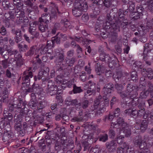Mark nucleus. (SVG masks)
Returning a JSON list of instances; mask_svg holds the SVG:
<instances>
[{"mask_svg":"<svg viewBox=\"0 0 153 153\" xmlns=\"http://www.w3.org/2000/svg\"><path fill=\"white\" fill-rule=\"evenodd\" d=\"M23 2H19L17 3V4H14V6L16 7L17 9H20V8H22L23 5Z\"/></svg>","mask_w":153,"mask_h":153,"instance_id":"nucleus-63","label":"nucleus"},{"mask_svg":"<svg viewBox=\"0 0 153 153\" xmlns=\"http://www.w3.org/2000/svg\"><path fill=\"white\" fill-rule=\"evenodd\" d=\"M128 124L125 123L123 118L121 117H119L117 120V123H111V128H116L118 127V128L120 129L123 128Z\"/></svg>","mask_w":153,"mask_h":153,"instance_id":"nucleus-5","label":"nucleus"},{"mask_svg":"<svg viewBox=\"0 0 153 153\" xmlns=\"http://www.w3.org/2000/svg\"><path fill=\"white\" fill-rule=\"evenodd\" d=\"M10 122L5 117L0 118V124L2 125L3 126L6 127V126H7V127L10 126Z\"/></svg>","mask_w":153,"mask_h":153,"instance_id":"nucleus-22","label":"nucleus"},{"mask_svg":"<svg viewBox=\"0 0 153 153\" xmlns=\"http://www.w3.org/2000/svg\"><path fill=\"white\" fill-rule=\"evenodd\" d=\"M89 103V101L87 100H85L82 102L81 103V106L83 109L87 108L88 106Z\"/></svg>","mask_w":153,"mask_h":153,"instance_id":"nucleus-42","label":"nucleus"},{"mask_svg":"<svg viewBox=\"0 0 153 153\" xmlns=\"http://www.w3.org/2000/svg\"><path fill=\"white\" fill-rule=\"evenodd\" d=\"M136 9L137 11V13L142 15V12L144 9L142 6L140 5L137 7Z\"/></svg>","mask_w":153,"mask_h":153,"instance_id":"nucleus-52","label":"nucleus"},{"mask_svg":"<svg viewBox=\"0 0 153 153\" xmlns=\"http://www.w3.org/2000/svg\"><path fill=\"white\" fill-rule=\"evenodd\" d=\"M63 144H62V146H61L60 144L58 142H56L55 145V149L57 151H59L62 148L64 151L65 150H66L67 147L68 146L66 144V146H63Z\"/></svg>","mask_w":153,"mask_h":153,"instance_id":"nucleus-25","label":"nucleus"},{"mask_svg":"<svg viewBox=\"0 0 153 153\" xmlns=\"http://www.w3.org/2000/svg\"><path fill=\"white\" fill-rule=\"evenodd\" d=\"M47 92L50 94L52 96L56 94L57 92V87L56 85H55L52 84L51 85L49 83L48 85V87L46 91Z\"/></svg>","mask_w":153,"mask_h":153,"instance_id":"nucleus-8","label":"nucleus"},{"mask_svg":"<svg viewBox=\"0 0 153 153\" xmlns=\"http://www.w3.org/2000/svg\"><path fill=\"white\" fill-rule=\"evenodd\" d=\"M106 147L108 149H114L116 147V144L115 141L113 140L110 143L107 142L106 143Z\"/></svg>","mask_w":153,"mask_h":153,"instance_id":"nucleus-29","label":"nucleus"},{"mask_svg":"<svg viewBox=\"0 0 153 153\" xmlns=\"http://www.w3.org/2000/svg\"><path fill=\"white\" fill-rule=\"evenodd\" d=\"M74 93L75 94L79 93L82 91V90L81 89L80 87L76 86L75 85H73Z\"/></svg>","mask_w":153,"mask_h":153,"instance_id":"nucleus-38","label":"nucleus"},{"mask_svg":"<svg viewBox=\"0 0 153 153\" xmlns=\"http://www.w3.org/2000/svg\"><path fill=\"white\" fill-rule=\"evenodd\" d=\"M130 127H131L129 126L128 125H127L125 127H123V128L121 129L122 131L123 130V132L126 137H128L130 136L131 134Z\"/></svg>","mask_w":153,"mask_h":153,"instance_id":"nucleus-19","label":"nucleus"},{"mask_svg":"<svg viewBox=\"0 0 153 153\" xmlns=\"http://www.w3.org/2000/svg\"><path fill=\"white\" fill-rule=\"evenodd\" d=\"M53 44L54 45L56 43L57 44H60V40L58 36H57V35L54 37H53L52 39Z\"/></svg>","mask_w":153,"mask_h":153,"instance_id":"nucleus-45","label":"nucleus"},{"mask_svg":"<svg viewBox=\"0 0 153 153\" xmlns=\"http://www.w3.org/2000/svg\"><path fill=\"white\" fill-rule=\"evenodd\" d=\"M128 4L129 6V9H130L132 11L134 10L135 8L134 3L132 1H130L128 2Z\"/></svg>","mask_w":153,"mask_h":153,"instance_id":"nucleus-55","label":"nucleus"},{"mask_svg":"<svg viewBox=\"0 0 153 153\" xmlns=\"http://www.w3.org/2000/svg\"><path fill=\"white\" fill-rule=\"evenodd\" d=\"M76 61V57H66L64 60V62H65V64L67 65L71 66L74 65Z\"/></svg>","mask_w":153,"mask_h":153,"instance_id":"nucleus-13","label":"nucleus"},{"mask_svg":"<svg viewBox=\"0 0 153 153\" xmlns=\"http://www.w3.org/2000/svg\"><path fill=\"white\" fill-rule=\"evenodd\" d=\"M14 128L20 135L23 136L24 135L25 131L22 128V124L20 121H18L16 122L15 123Z\"/></svg>","mask_w":153,"mask_h":153,"instance_id":"nucleus-9","label":"nucleus"},{"mask_svg":"<svg viewBox=\"0 0 153 153\" xmlns=\"http://www.w3.org/2000/svg\"><path fill=\"white\" fill-rule=\"evenodd\" d=\"M59 24H55L54 26L53 27L51 30V33L52 34L54 35L56 32V31L57 30V26H58Z\"/></svg>","mask_w":153,"mask_h":153,"instance_id":"nucleus-59","label":"nucleus"},{"mask_svg":"<svg viewBox=\"0 0 153 153\" xmlns=\"http://www.w3.org/2000/svg\"><path fill=\"white\" fill-rule=\"evenodd\" d=\"M108 139V136L107 134H104L100 135L99 137L100 141L105 142Z\"/></svg>","mask_w":153,"mask_h":153,"instance_id":"nucleus-35","label":"nucleus"},{"mask_svg":"<svg viewBox=\"0 0 153 153\" xmlns=\"http://www.w3.org/2000/svg\"><path fill=\"white\" fill-rule=\"evenodd\" d=\"M37 49L36 46L33 45L30 48L29 51L25 53L26 56H32L34 54L35 51H36V50Z\"/></svg>","mask_w":153,"mask_h":153,"instance_id":"nucleus-26","label":"nucleus"},{"mask_svg":"<svg viewBox=\"0 0 153 153\" xmlns=\"http://www.w3.org/2000/svg\"><path fill=\"white\" fill-rule=\"evenodd\" d=\"M55 8L56 10H55V12H52L51 16H50V20H52L54 19H56L57 18L56 12H57L59 14H60V12L59 11L58 8L57 7H56Z\"/></svg>","mask_w":153,"mask_h":153,"instance_id":"nucleus-32","label":"nucleus"},{"mask_svg":"<svg viewBox=\"0 0 153 153\" xmlns=\"http://www.w3.org/2000/svg\"><path fill=\"white\" fill-rule=\"evenodd\" d=\"M64 59V56L63 54L60 53L59 54L57 60L58 62H62Z\"/></svg>","mask_w":153,"mask_h":153,"instance_id":"nucleus-60","label":"nucleus"},{"mask_svg":"<svg viewBox=\"0 0 153 153\" xmlns=\"http://www.w3.org/2000/svg\"><path fill=\"white\" fill-rule=\"evenodd\" d=\"M29 105L30 107L32 109L37 110L38 103L36 101L30 100L29 102Z\"/></svg>","mask_w":153,"mask_h":153,"instance_id":"nucleus-36","label":"nucleus"},{"mask_svg":"<svg viewBox=\"0 0 153 153\" xmlns=\"http://www.w3.org/2000/svg\"><path fill=\"white\" fill-rule=\"evenodd\" d=\"M114 87L113 85L111 83L105 84L103 88V91L105 95L111 93L112 89Z\"/></svg>","mask_w":153,"mask_h":153,"instance_id":"nucleus-12","label":"nucleus"},{"mask_svg":"<svg viewBox=\"0 0 153 153\" xmlns=\"http://www.w3.org/2000/svg\"><path fill=\"white\" fill-rule=\"evenodd\" d=\"M152 21H148L146 23V28L147 29H150L152 28L153 27V23Z\"/></svg>","mask_w":153,"mask_h":153,"instance_id":"nucleus-54","label":"nucleus"},{"mask_svg":"<svg viewBox=\"0 0 153 153\" xmlns=\"http://www.w3.org/2000/svg\"><path fill=\"white\" fill-rule=\"evenodd\" d=\"M46 105V103L44 101H40L39 103H38L37 106V110L39 112H41L42 110Z\"/></svg>","mask_w":153,"mask_h":153,"instance_id":"nucleus-24","label":"nucleus"},{"mask_svg":"<svg viewBox=\"0 0 153 153\" xmlns=\"http://www.w3.org/2000/svg\"><path fill=\"white\" fill-rule=\"evenodd\" d=\"M100 60L103 61H108L110 59V58L108 54H107L105 53H102L100 54Z\"/></svg>","mask_w":153,"mask_h":153,"instance_id":"nucleus-21","label":"nucleus"},{"mask_svg":"<svg viewBox=\"0 0 153 153\" xmlns=\"http://www.w3.org/2000/svg\"><path fill=\"white\" fill-rule=\"evenodd\" d=\"M118 94H119L120 96L122 98H124L126 97H130L131 96H130L129 95V94L127 93L126 92L124 91H117Z\"/></svg>","mask_w":153,"mask_h":153,"instance_id":"nucleus-39","label":"nucleus"},{"mask_svg":"<svg viewBox=\"0 0 153 153\" xmlns=\"http://www.w3.org/2000/svg\"><path fill=\"white\" fill-rule=\"evenodd\" d=\"M4 16L6 19L8 20H10L12 18H13L14 17V15L11 14L9 13H5Z\"/></svg>","mask_w":153,"mask_h":153,"instance_id":"nucleus-51","label":"nucleus"},{"mask_svg":"<svg viewBox=\"0 0 153 153\" xmlns=\"http://www.w3.org/2000/svg\"><path fill=\"white\" fill-rule=\"evenodd\" d=\"M113 77L115 80L117 79L120 81L121 83L123 84L124 85H126V78L125 76H123L121 72H117L116 74L113 75Z\"/></svg>","mask_w":153,"mask_h":153,"instance_id":"nucleus-6","label":"nucleus"},{"mask_svg":"<svg viewBox=\"0 0 153 153\" xmlns=\"http://www.w3.org/2000/svg\"><path fill=\"white\" fill-rule=\"evenodd\" d=\"M73 122H80L82 121L83 120V118L82 117H79L78 116L75 117H74L71 120Z\"/></svg>","mask_w":153,"mask_h":153,"instance_id":"nucleus-50","label":"nucleus"},{"mask_svg":"<svg viewBox=\"0 0 153 153\" xmlns=\"http://www.w3.org/2000/svg\"><path fill=\"white\" fill-rule=\"evenodd\" d=\"M42 73L43 74L44 77H46L48 76L49 72V69L48 67H46L45 69H42L41 70Z\"/></svg>","mask_w":153,"mask_h":153,"instance_id":"nucleus-43","label":"nucleus"},{"mask_svg":"<svg viewBox=\"0 0 153 153\" xmlns=\"http://www.w3.org/2000/svg\"><path fill=\"white\" fill-rule=\"evenodd\" d=\"M148 122L147 120H144L141 122L140 129L142 132H144L148 126Z\"/></svg>","mask_w":153,"mask_h":153,"instance_id":"nucleus-27","label":"nucleus"},{"mask_svg":"<svg viewBox=\"0 0 153 153\" xmlns=\"http://www.w3.org/2000/svg\"><path fill=\"white\" fill-rule=\"evenodd\" d=\"M145 109L143 108L140 110L138 111V116L139 117H141L144 114Z\"/></svg>","mask_w":153,"mask_h":153,"instance_id":"nucleus-61","label":"nucleus"},{"mask_svg":"<svg viewBox=\"0 0 153 153\" xmlns=\"http://www.w3.org/2000/svg\"><path fill=\"white\" fill-rule=\"evenodd\" d=\"M21 104L23 105V101L19 100H17L16 101H14L12 106H13L15 108H21Z\"/></svg>","mask_w":153,"mask_h":153,"instance_id":"nucleus-31","label":"nucleus"},{"mask_svg":"<svg viewBox=\"0 0 153 153\" xmlns=\"http://www.w3.org/2000/svg\"><path fill=\"white\" fill-rule=\"evenodd\" d=\"M16 16L19 18V23L20 24L23 22V18L25 16V13L24 11L19 10L16 12Z\"/></svg>","mask_w":153,"mask_h":153,"instance_id":"nucleus-15","label":"nucleus"},{"mask_svg":"<svg viewBox=\"0 0 153 153\" xmlns=\"http://www.w3.org/2000/svg\"><path fill=\"white\" fill-rule=\"evenodd\" d=\"M42 91V89L39 86H35L34 85V88L33 91L35 92V93L38 94H40L41 92Z\"/></svg>","mask_w":153,"mask_h":153,"instance_id":"nucleus-41","label":"nucleus"},{"mask_svg":"<svg viewBox=\"0 0 153 153\" xmlns=\"http://www.w3.org/2000/svg\"><path fill=\"white\" fill-rule=\"evenodd\" d=\"M143 140L141 137L140 136H137L134 139V143L135 145L139 146L142 142Z\"/></svg>","mask_w":153,"mask_h":153,"instance_id":"nucleus-33","label":"nucleus"},{"mask_svg":"<svg viewBox=\"0 0 153 153\" xmlns=\"http://www.w3.org/2000/svg\"><path fill=\"white\" fill-rule=\"evenodd\" d=\"M48 26L47 25L45 24H39L38 29L41 33L45 32L48 30Z\"/></svg>","mask_w":153,"mask_h":153,"instance_id":"nucleus-28","label":"nucleus"},{"mask_svg":"<svg viewBox=\"0 0 153 153\" xmlns=\"http://www.w3.org/2000/svg\"><path fill=\"white\" fill-rule=\"evenodd\" d=\"M141 15L137 12L134 13H132L129 15V17L131 20L134 21L139 19Z\"/></svg>","mask_w":153,"mask_h":153,"instance_id":"nucleus-30","label":"nucleus"},{"mask_svg":"<svg viewBox=\"0 0 153 153\" xmlns=\"http://www.w3.org/2000/svg\"><path fill=\"white\" fill-rule=\"evenodd\" d=\"M87 87H88V89L85 93V96H86L87 94H89V96L95 95L96 93V84L89 81L84 85V87L87 88Z\"/></svg>","mask_w":153,"mask_h":153,"instance_id":"nucleus-3","label":"nucleus"},{"mask_svg":"<svg viewBox=\"0 0 153 153\" xmlns=\"http://www.w3.org/2000/svg\"><path fill=\"white\" fill-rule=\"evenodd\" d=\"M48 51V48L45 45H40L39 48L36 50V54L37 55L36 58L39 57L40 55L45 54Z\"/></svg>","mask_w":153,"mask_h":153,"instance_id":"nucleus-7","label":"nucleus"},{"mask_svg":"<svg viewBox=\"0 0 153 153\" xmlns=\"http://www.w3.org/2000/svg\"><path fill=\"white\" fill-rule=\"evenodd\" d=\"M11 138V134L9 131H7L4 133L2 140L4 142L6 143V144L9 143L10 142V140Z\"/></svg>","mask_w":153,"mask_h":153,"instance_id":"nucleus-14","label":"nucleus"},{"mask_svg":"<svg viewBox=\"0 0 153 153\" xmlns=\"http://www.w3.org/2000/svg\"><path fill=\"white\" fill-rule=\"evenodd\" d=\"M74 51L73 49H71L68 51L66 53V55L67 57H72L74 54Z\"/></svg>","mask_w":153,"mask_h":153,"instance_id":"nucleus-46","label":"nucleus"},{"mask_svg":"<svg viewBox=\"0 0 153 153\" xmlns=\"http://www.w3.org/2000/svg\"><path fill=\"white\" fill-rule=\"evenodd\" d=\"M103 2L105 6L108 7H109L111 5L112 0H105Z\"/></svg>","mask_w":153,"mask_h":153,"instance_id":"nucleus-56","label":"nucleus"},{"mask_svg":"<svg viewBox=\"0 0 153 153\" xmlns=\"http://www.w3.org/2000/svg\"><path fill=\"white\" fill-rule=\"evenodd\" d=\"M149 91L148 90L143 91L140 93V97L142 99L146 98L149 94Z\"/></svg>","mask_w":153,"mask_h":153,"instance_id":"nucleus-48","label":"nucleus"},{"mask_svg":"<svg viewBox=\"0 0 153 153\" xmlns=\"http://www.w3.org/2000/svg\"><path fill=\"white\" fill-rule=\"evenodd\" d=\"M32 72L30 71V69L28 70H26L23 72V74L22 77L23 82L22 84V89L24 87H27V88L23 89L27 92H31L33 91L34 88V84L33 85L32 88H28L30 85V79L32 78L33 76Z\"/></svg>","mask_w":153,"mask_h":153,"instance_id":"nucleus-1","label":"nucleus"},{"mask_svg":"<svg viewBox=\"0 0 153 153\" xmlns=\"http://www.w3.org/2000/svg\"><path fill=\"white\" fill-rule=\"evenodd\" d=\"M108 134L110 138H113L115 136L114 131L112 129H110L109 131Z\"/></svg>","mask_w":153,"mask_h":153,"instance_id":"nucleus-58","label":"nucleus"},{"mask_svg":"<svg viewBox=\"0 0 153 153\" xmlns=\"http://www.w3.org/2000/svg\"><path fill=\"white\" fill-rule=\"evenodd\" d=\"M143 74H144V72L146 74L148 78L151 79L153 77V71L151 69L149 68L146 70V69H143L141 70Z\"/></svg>","mask_w":153,"mask_h":153,"instance_id":"nucleus-17","label":"nucleus"},{"mask_svg":"<svg viewBox=\"0 0 153 153\" xmlns=\"http://www.w3.org/2000/svg\"><path fill=\"white\" fill-rule=\"evenodd\" d=\"M36 26H32V24L30 25L29 32L30 34L33 35L34 37H37L39 35V32L36 31Z\"/></svg>","mask_w":153,"mask_h":153,"instance_id":"nucleus-16","label":"nucleus"},{"mask_svg":"<svg viewBox=\"0 0 153 153\" xmlns=\"http://www.w3.org/2000/svg\"><path fill=\"white\" fill-rule=\"evenodd\" d=\"M22 2L24 3L25 4L29 7H31L33 5V0H24Z\"/></svg>","mask_w":153,"mask_h":153,"instance_id":"nucleus-49","label":"nucleus"},{"mask_svg":"<svg viewBox=\"0 0 153 153\" xmlns=\"http://www.w3.org/2000/svg\"><path fill=\"white\" fill-rule=\"evenodd\" d=\"M133 86L130 84H128L127 86L126 91V93L129 94V96L131 95V94L133 91Z\"/></svg>","mask_w":153,"mask_h":153,"instance_id":"nucleus-40","label":"nucleus"},{"mask_svg":"<svg viewBox=\"0 0 153 153\" xmlns=\"http://www.w3.org/2000/svg\"><path fill=\"white\" fill-rule=\"evenodd\" d=\"M120 84H116L115 85V88L118 91H121L123 89V87L122 85V83Z\"/></svg>","mask_w":153,"mask_h":153,"instance_id":"nucleus-53","label":"nucleus"},{"mask_svg":"<svg viewBox=\"0 0 153 153\" xmlns=\"http://www.w3.org/2000/svg\"><path fill=\"white\" fill-rule=\"evenodd\" d=\"M12 33L15 35V42L18 43L22 39V36L21 33V31L20 30H15L12 29Z\"/></svg>","mask_w":153,"mask_h":153,"instance_id":"nucleus-10","label":"nucleus"},{"mask_svg":"<svg viewBox=\"0 0 153 153\" xmlns=\"http://www.w3.org/2000/svg\"><path fill=\"white\" fill-rule=\"evenodd\" d=\"M57 36H58L60 41H65L67 39V37L65 34L59 32L57 34Z\"/></svg>","mask_w":153,"mask_h":153,"instance_id":"nucleus-34","label":"nucleus"},{"mask_svg":"<svg viewBox=\"0 0 153 153\" xmlns=\"http://www.w3.org/2000/svg\"><path fill=\"white\" fill-rule=\"evenodd\" d=\"M24 64V59H17L16 62V67L17 68H20Z\"/></svg>","mask_w":153,"mask_h":153,"instance_id":"nucleus-44","label":"nucleus"},{"mask_svg":"<svg viewBox=\"0 0 153 153\" xmlns=\"http://www.w3.org/2000/svg\"><path fill=\"white\" fill-rule=\"evenodd\" d=\"M0 33L2 35H5L7 34L6 28L3 26L1 27L0 30Z\"/></svg>","mask_w":153,"mask_h":153,"instance_id":"nucleus-62","label":"nucleus"},{"mask_svg":"<svg viewBox=\"0 0 153 153\" xmlns=\"http://www.w3.org/2000/svg\"><path fill=\"white\" fill-rule=\"evenodd\" d=\"M74 7L76 9H79L86 11L88 8V6L86 2H84L81 0H76L75 1L74 5Z\"/></svg>","mask_w":153,"mask_h":153,"instance_id":"nucleus-4","label":"nucleus"},{"mask_svg":"<svg viewBox=\"0 0 153 153\" xmlns=\"http://www.w3.org/2000/svg\"><path fill=\"white\" fill-rule=\"evenodd\" d=\"M60 22L63 25L64 27L66 28H68L70 29L72 28V26L71 25L70 23L67 19H64L62 20Z\"/></svg>","mask_w":153,"mask_h":153,"instance_id":"nucleus-20","label":"nucleus"},{"mask_svg":"<svg viewBox=\"0 0 153 153\" xmlns=\"http://www.w3.org/2000/svg\"><path fill=\"white\" fill-rule=\"evenodd\" d=\"M139 148L141 149H143V151H149L148 148L149 147V143L148 141L147 144L144 139L142 142L139 145Z\"/></svg>","mask_w":153,"mask_h":153,"instance_id":"nucleus-18","label":"nucleus"},{"mask_svg":"<svg viewBox=\"0 0 153 153\" xmlns=\"http://www.w3.org/2000/svg\"><path fill=\"white\" fill-rule=\"evenodd\" d=\"M123 24L121 23V22L118 20L115 23L112 24L111 22L107 21L105 23L103 24V27L104 29L107 30L110 29L111 27L113 30L114 31L112 32V35L113 36L117 37V30H118V31H120V27L121 25Z\"/></svg>","mask_w":153,"mask_h":153,"instance_id":"nucleus-2","label":"nucleus"},{"mask_svg":"<svg viewBox=\"0 0 153 153\" xmlns=\"http://www.w3.org/2000/svg\"><path fill=\"white\" fill-rule=\"evenodd\" d=\"M71 104L72 105H75L77 108H79L81 107L80 103H78L76 99L72 100L71 101Z\"/></svg>","mask_w":153,"mask_h":153,"instance_id":"nucleus-47","label":"nucleus"},{"mask_svg":"<svg viewBox=\"0 0 153 153\" xmlns=\"http://www.w3.org/2000/svg\"><path fill=\"white\" fill-rule=\"evenodd\" d=\"M56 82L58 84H64L65 81L64 80L63 77H62L58 75L56 79Z\"/></svg>","mask_w":153,"mask_h":153,"instance_id":"nucleus-37","label":"nucleus"},{"mask_svg":"<svg viewBox=\"0 0 153 153\" xmlns=\"http://www.w3.org/2000/svg\"><path fill=\"white\" fill-rule=\"evenodd\" d=\"M54 45H53V44L52 41L51 40V41H47V43L46 45H45L46 46L47 48H48V49H50Z\"/></svg>","mask_w":153,"mask_h":153,"instance_id":"nucleus-57","label":"nucleus"},{"mask_svg":"<svg viewBox=\"0 0 153 153\" xmlns=\"http://www.w3.org/2000/svg\"><path fill=\"white\" fill-rule=\"evenodd\" d=\"M102 99V97L100 95H99L95 99L94 105L93 106H91V107L90 109L91 111H93L98 108Z\"/></svg>","mask_w":153,"mask_h":153,"instance_id":"nucleus-11","label":"nucleus"},{"mask_svg":"<svg viewBox=\"0 0 153 153\" xmlns=\"http://www.w3.org/2000/svg\"><path fill=\"white\" fill-rule=\"evenodd\" d=\"M124 137L122 136H120L117 139V142L119 144H121L123 141Z\"/></svg>","mask_w":153,"mask_h":153,"instance_id":"nucleus-64","label":"nucleus"},{"mask_svg":"<svg viewBox=\"0 0 153 153\" xmlns=\"http://www.w3.org/2000/svg\"><path fill=\"white\" fill-rule=\"evenodd\" d=\"M84 11L79 9H76L74 7L72 10L73 14L75 16L78 17L81 16L82 14V12Z\"/></svg>","mask_w":153,"mask_h":153,"instance_id":"nucleus-23","label":"nucleus"}]
</instances>
